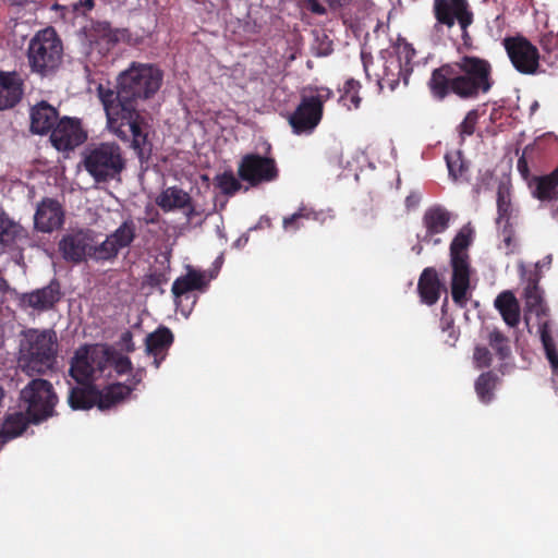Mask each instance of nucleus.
<instances>
[{"instance_id": "7", "label": "nucleus", "mask_w": 558, "mask_h": 558, "mask_svg": "<svg viewBox=\"0 0 558 558\" xmlns=\"http://www.w3.org/2000/svg\"><path fill=\"white\" fill-rule=\"evenodd\" d=\"M63 57V45L52 27L44 28L35 34L27 48L28 63L33 72L48 76L60 66Z\"/></svg>"}, {"instance_id": "11", "label": "nucleus", "mask_w": 558, "mask_h": 558, "mask_svg": "<svg viewBox=\"0 0 558 558\" xmlns=\"http://www.w3.org/2000/svg\"><path fill=\"white\" fill-rule=\"evenodd\" d=\"M524 298L526 308V313L524 315L525 323L527 325L530 324L532 314H535L539 318L537 324L541 341L543 343L546 356L551 365L553 372L556 374L558 369V354L556 351V344L549 332L548 323L541 320V317L545 315L546 310L543 304L541 291L535 282H530L526 286L524 289Z\"/></svg>"}, {"instance_id": "48", "label": "nucleus", "mask_w": 558, "mask_h": 558, "mask_svg": "<svg viewBox=\"0 0 558 558\" xmlns=\"http://www.w3.org/2000/svg\"><path fill=\"white\" fill-rule=\"evenodd\" d=\"M80 7L84 8L85 10H90L94 7L93 0H80L78 2Z\"/></svg>"}, {"instance_id": "25", "label": "nucleus", "mask_w": 558, "mask_h": 558, "mask_svg": "<svg viewBox=\"0 0 558 558\" xmlns=\"http://www.w3.org/2000/svg\"><path fill=\"white\" fill-rule=\"evenodd\" d=\"M22 93V83L15 73H0V110L15 106Z\"/></svg>"}, {"instance_id": "28", "label": "nucleus", "mask_w": 558, "mask_h": 558, "mask_svg": "<svg viewBox=\"0 0 558 558\" xmlns=\"http://www.w3.org/2000/svg\"><path fill=\"white\" fill-rule=\"evenodd\" d=\"M417 289L422 300L428 304H435L440 295V282L434 268H425L418 279Z\"/></svg>"}, {"instance_id": "27", "label": "nucleus", "mask_w": 558, "mask_h": 558, "mask_svg": "<svg viewBox=\"0 0 558 558\" xmlns=\"http://www.w3.org/2000/svg\"><path fill=\"white\" fill-rule=\"evenodd\" d=\"M558 168L549 175L536 177L530 183L532 194L541 202H551L557 196Z\"/></svg>"}, {"instance_id": "40", "label": "nucleus", "mask_w": 558, "mask_h": 558, "mask_svg": "<svg viewBox=\"0 0 558 558\" xmlns=\"http://www.w3.org/2000/svg\"><path fill=\"white\" fill-rule=\"evenodd\" d=\"M359 86V83L354 80H349L344 84V95L342 99L344 101H350L353 107L356 109L360 106L361 98L355 94V88Z\"/></svg>"}, {"instance_id": "4", "label": "nucleus", "mask_w": 558, "mask_h": 558, "mask_svg": "<svg viewBox=\"0 0 558 558\" xmlns=\"http://www.w3.org/2000/svg\"><path fill=\"white\" fill-rule=\"evenodd\" d=\"M162 71L153 64L133 62L118 78L117 89L104 85L97 87V95L104 109L137 110V101L149 99L161 87Z\"/></svg>"}, {"instance_id": "13", "label": "nucleus", "mask_w": 558, "mask_h": 558, "mask_svg": "<svg viewBox=\"0 0 558 558\" xmlns=\"http://www.w3.org/2000/svg\"><path fill=\"white\" fill-rule=\"evenodd\" d=\"M415 56V50L408 43L399 44L396 48V54L386 59L381 82L391 90L403 80L407 85L412 73L411 62Z\"/></svg>"}, {"instance_id": "3", "label": "nucleus", "mask_w": 558, "mask_h": 558, "mask_svg": "<svg viewBox=\"0 0 558 558\" xmlns=\"http://www.w3.org/2000/svg\"><path fill=\"white\" fill-rule=\"evenodd\" d=\"M492 64L487 60L463 56L435 69L428 86L433 96L439 100L445 99L450 93L461 99H475L492 89Z\"/></svg>"}, {"instance_id": "14", "label": "nucleus", "mask_w": 558, "mask_h": 558, "mask_svg": "<svg viewBox=\"0 0 558 558\" xmlns=\"http://www.w3.org/2000/svg\"><path fill=\"white\" fill-rule=\"evenodd\" d=\"M504 47L514 66L521 74H534L538 68L537 48L522 36L506 37Z\"/></svg>"}, {"instance_id": "21", "label": "nucleus", "mask_w": 558, "mask_h": 558, "mask_svg": "<svg viewBox=\"0 0 558 558\" xmlns=\"http://www.w3.org/2000/svg\"><path fill=\"white\" fill-rule=\"evenodd\" d=\"M61 299L60 286L58 282H50L48 286L23 293L20 298V305L23 308H32L41 313L51 310Z\"/></svg>"}, {"instance_id": "23", "label": "nucleus", "mask_w": 558, "mask_h": 558, "mask_svg": "<svg viewBox=\"0 0 558 558\" xmlns=\"http://www.w3.org/2000/svg\"><path fill=\"white\" fill-rule=\"evenodd\" d=\"M172 342L173 335L167 327H159L157 330L146 336L145 352L154 356L156 367H159Z\"/></svg>"}, {"instance_id": "29", "label": "nucleus", "mask_w": 558, "mask_h": 558, "mask_svg": "<svg viewBox=\"0 0 558 558\" xmlns=\"http://www.w3.org/2000/svg\"><path fill=\"white\" fill-rule=\"evenodd\" d=\"M502 319L509 327H515L520 322V307L518 300L510 291L501 292L494 302Z\"/></svg>"}, {"instance_id": "16", "label": "nucleus", "mask_w": 558, "mask_h": 558, "mask_svg": "<svg viewBox=\"0 0 558 558\" xmlns=\"http://www.w3.org/2000/svg\"><path fill=\"white\" fill-rule=\"evenodd\" d=\"M239 175L251 185L269 182L277 178L278 170L275 160L259 155L245 156L239 166Z\"/></svg>"}, {"instance_id": "20", "label": "nucleus", "mask_w": 558, "mask_h": 558, "mask_svg": "<svg viewBox=\"0 0 558 558\" xmlns=\"http://www.w3.org/2000/svg\"><path fill=\"white\" fill-rule=\"evenodd\" d=\"M451 220V214L440 205L428 207L422 217V223L425 228V233L418 239L425 243H433L438 245L441 243L439 238L435 235L444 233L448 228Z\"/></svg>"}, {"instance_id": "12", "label": "nucleus", "mask_w": 558, "mask_h": 558, "mask_svg": "<svg viewBox=\"0 0 558 558\" xmlns=\"http://www.w3.org/2000/svg\"><path fill=\"white\" fill-rule=\"evenodd\" d=\"M433 11L437 24L451 28L458 21L461 28V37L464 46H472V38L468 27L473 23V13L466 0H434Z\"/></svg>"}, {"instance_id": "43", "label": "nucleus", "mask_w": 558, "mask_h": 558, "mask_svg": "<svg viewBox=\"0 0 558 558\" xmlns=\"http://www.w3.org/2000/svg\"><path fill=\"white\" fill-rule=\"evenodd\" d=\"M517 169L518 171L520 172V174L525 179L527 180L529 177H530V170H529V165H527V160L525 158V151L522 154V156L518 159V162H517Z\"/></svg>"}, {"instance_id": "5", "label": "nucleus", "mask_w": 558, "mask_h": 558, "mask_svg": "<svg viewBox=\"0 0 558 558\" xmlns=\"http://www.w3.org/2000/svg\"><path fill=\"white\" fill-rule=\"evenodd\" d=\"M58 337L52 329L28 328L19 335L16 367L28 377L43 376L56 368Z\"/></svg>"}, {"instance_id": "31", "label": "nucleus", "mask_w": 558, "mask_h": 558, "mask_svg": "<svg viewBox=\"0 0 558 558\" xmlns=\"http://www.w3.org/2000/svg\"><path fill=\"white\" fill-rule=\"evenodd\" d=\"M205 284L204 275L194 270L189 271L185 276L174 280L172 284V293L175 299L186 292L202 289Z\"/></svg>"}, {"instance_id": "46", "label": "nucleus", "mask_w": 558, "mask_h": 558, "mask_svg": "<svg viewBox=\"0 0 558 558\" xmlns=\"http://www.w3.org/2000/svg\"><path fill=\"white\" fill-rule=\"evenodd\" d=\"M122 340L124 341L125 343V350L128 352H133L135 350V345L134 343L132 342V336L130 332H125L123 333L122 336Z\"/></svg>"}, {"instance_id": "49", "label": "nucleus", "mask_w": 558, "mask_h": 558, "mask_svg": "<svg viewBox=\"0 0 558 558\" xmlns=\"http://www.w3.org/2000/svg\"><path fill=\"white\" fill-rule=\"evenodd\" d=\"M351 0H328L331 7H342L349 3Z\"/></svg>"}, {"instance_id": "47", "label": "nucleus", "mask_w": 558, "mask_h": 558, "mask_svg": "<svg viewBox=\"0 0 558 558\" xmlns=\"http://www.w3.org/2000/svg\"><path fill=\"white\" fill-rule=\"evenodd\" d=\"M145 371L143 368H140L136 371V373L133 375V386H130L131 391L133 390L134 386L140 384L144 377ZM129 387V385H126Z\"/></svg>"}, {"instance_id": "33", "label": "nucleus", "mask_w": 558, "mask_h": 558, "mask_svg": "<svg viewBox=\"0 0 558 558\" xmlns=\"http://www.w3.org/2000/svg\"><path fill=\"white\" fill-rule=\"evenodd\" d=\"M495 384L496 376L493 373L487 372L480 375L475 381V391L482 402L487 403L493 399Z\"/></svg>"}, {"instance_id": "9", "label": "nucleus", "mask_w": 558, "mask_h": 558, "mask_svg": "<svg viewBox=\"0 0 558 558\" xmlns=\"http://www.w3.org/2000/svg\"><path fill=\"white\" fill-rule=\"evenodd\" d=\"M84 166L96 182H108L120 177L125 159L119 145L102 143L88 151Z\"/></svg>"}, {"instance_id": "32", "label": "nucleus", "mask_w": 558, "mask_h": 558, "mask_svg": "<svg viewBox=\"0 0 558 558\" xmlns=\"http://www.w3.org/2000/svg\"><path fill=\"white\" fill-rule=\"evenodd\" d=\"M483 332L485 333V339L489 347L500 359L504 360L510 355L511 349L509 339L498 328L486 326Z\"/></svg>"}, {"instance_id": "50", "label": "nucleus", "mask_w": 558, "mask_h": 558, "mask_svg": "<svg viewBox=\"0 0 558 558\" xmlns=\"http://www.w3.org/2000/svg\"><path fill=\"white\" fill-rule=\"evenodd\" d=\"M407 205L408 206H412V205H415L418 203V197L414 196V195H410L407 197Z\"/></svg>"}, {"instance_id": "15", "label": "nucleus", "mask_w": 558, "mask_h": 558, "mask_svg": "<svg viewBox=\"0 0 558 558\" xmlns=\"http://www.w3.org/2000/svg\"><path fill=\"white\" fill-rule=\"evenodd\" d=\"M323 95L304 96L295 111L289 117V123L295 134H308L320 122L323 116Z\"/></svg>"}, {"instance_id": "41", "label": "nucleus", "mask_w": 558, "mask_h": 558, "mask_svg": "<svg viewBox=\"0 0 558 558\" xmlns=\"http://www.w3.org/2000/svg\"><path fill=\"white\" fill-rule=\"evenodd\" d=\"M446 160L449 174L453 179H457L459 175L462 174L463 163L460 160V153H457L454 156L446 155Z\"/></svg>"}, {"instance_id": "36", "label": "nucleus", "mask_w": 558, "mask_h": 558, "mask_svg": "<svg viewBox=\"0 0 558 558\" xmlns=\"http://www.w3.org/2000/svg\"><path fill=\"white\" fill-rule=\"evenodd\" d=\"M118 374H125L132 369V363L128 356H124L110 348V361Z\"/></svg>"}, {"instance_id": "10", "label": "nucleus", "mask_w": 558, "mask_h": 558, "mask_svg": "<svg viewBox=\"0 0 558 558\" xmlns=\"http://www.w3.org/2000/svg\"><path fill=\"white\" fill-rule=\"evenodd\" d=\"M57 401L51 383L41 378L31 380L20 393V408L31 415L34 423L51 416Z\"/></svg>"}, {"instance_id": "52", "label": "nucleus", "mask_w": 558, "mask_h": 558, "mask_svg": "<svg viewBox=\"0 0 558 558\" xmlns=\"http://www.w3.org/2000/svg\"><path fill=\"white\" fill-rule=\"evenodd\" d=\"M537 106H538V104H537V102H534V104L532 105L531 109H532V110H534V109H536V107H537Z\"/></svg>"}, {"instance_id": "51", "label": "nucleus", "mask_w": 558, "mask_h": 558, "mask_svg": "<svg viewBox=\"0 0 558 558\" xmlns=\"http://www.w3.org/2000/svg\"><path fill=\"white\" fill-rule=\"evenodd\" d=\"M412 250L417 254L420 255L423 251V246L421 244H416L412 247Z\"/></svg>"}, {"instance_id": "8", "label": "nucleus", "mask_w": 558, "mask_h": 558, "mask_svg": "<svg viewBox=\"0 0 558 558\" xmlns=\"http://www.w3.org/2000/svg\"><path fill=\"white\" fill-rule=\"evenodd\" d=\"M472 242V230L464 226L450 244V263L452 267L451 295L453 301L464 306L470 287V265L468 248Z\"/></svg>"}, {"instance_id": "18", "label": "nucleus", "mask_w": 558, "mask_h": 558, "mask_svg": "<svg viewBox=\"0 0 558 558\" xmlns=\"http://www.w3.org/2000/svg\"><path fill=\"white\" fill-rule=\"evenodd\" d=\"M65 213L54 198L46 197L37 204L34 215V228L43 233H51L62 228Z\"/></svg>"}, {"instance_id": "22", "label": "nucleus", "mask_w": 558, "mask_h": 558, "mask_svg": "<svg viewBox=\"0 0 558 558\" xmlns=\"http://www.w3.org/2000/svg\"><path fill=\"white\" fill-rule=\"evenodd\" d=\"M31 131L34 134L44 135L52 131L59 121V114L54 107L47 101H40L31 108Z\"/></svg>"}, {"instance_id": "19", "label": "nucleus", "mask_w": 558, "mask_h": 558, "mask_svg": "<svg viewBox=\"0 0 558 558\" xmlns=\"http://www.w3.org/2000/svg\"><path fill=\"white\" fill-rule=\"evenodd\" d=\"M87 37L92 47L88 58L90 62L96 63L119 41L120 32L111 28L107 22H97L88 31Z\"/></svg>"}, {"instance_id": "17", "label": "nucleus", "mask_w": 558, "mask_h": 558, "mask_svg": "<svg viewBox=\"0 0 558 558\" xmlns=\"http://www.w3.org/2000/svg\"><path fill=\"white\" fill-rule=\"evenodd\" d=\"M86 135L80 120L64 117L60 119L50 134V142L58 150H72L81 145Z\"/></svg>"}, {"instance_id": "44", "label": "nucleus", "mask_w": 558, "mask_h": 558, "mask_svg": "<svg viewBox=\"0 0 558 558\" xmlns=\"http://www.w3.org/2000/svg\"><path fill=\"white\" fill-rule=\"evenodd\" d=\"M307 8L315 14L323 15L326 13V9L318 2V0H304Z\"/></svg>"}, {"instance_id": "24", "label": "nucleus", "mask_w": 558, "mask_h": 558, "mask_svg": "<svg viewBox=\"0 0 558 558\" xmlns=\"http://www.w3.org/2000/svg\"><path fill=\"white\" fill-rule=\"evenodd\" d=\"M156 204L163 211L186 208V216L189 219L194 215V208L191 206V196L185 191L177 186L165 189L156 198Z\"/></svg>"}, {"instance_id": "38", "label": "nucleus", "mask_w": 558, "mask_h": 558, "mask_svg": "<svg viewBox=\"0 0 558 558\" xmlns=\"http://www.w3.org/2000/svg\"><path fill=\"white\" fill-rule=\"evenodd\" d=\"M478 113L476 110H471L466 113L464 120L461 122L459 130L460 136H470L474 133L475 124L477 122Z\"/></svg>"}, {"instance_id": "26", "label": "nucleus", "mask_w": 558, "mask_h": 558, "mask_svg": "<svg viewBox=\"0 0 558 558\" xmlns=\"http://www.w3.org/2000/svg\"><path fill=\"white\" fill-rule=\"evenodd\" d=\"M21 409L19 411H14L9 413L2 427L0 428V444L4 445L7 441L22 435V433L26 429L27 425L34 420L31 415Z\"/></svg>"}, {"instance_id": "1", "label": "nucleus", "mask_w": 558, "mask_h": 558, "mask_svg": "<svg viewBox=\"0 0 558 558\" xmlns=\"http://www.w3.org/2000/svg\"><path fill=\"white\" fill-rule=\"evenodd\" d=\"M109 361L110 348L105 344L83 345L75 351L69 374L81 386L71 388L69 393L68 402L73 410H88L94 405L107 410L131 393V388L123 384H113L102 390L92 385Z\"/></svg>"}, {"instance_id": "37", "label": "nucleus", "mask_w": 558, "mask_h": 558, "mask_svg": "<svg viewBox=\"0 0 558 558\" xmlns=\"http://www.w3.org/2000/svg\"><path fill=\"white\" fill-rule=\"evenodd\" d=\"M500 230V236H501V245L500 248L505 250L506 254H511L514 252L515 244L513 243V231L510 227V223H508V220L506 223H502L501 227H499Z\"/></svg>"}, {"instance_id": "6", "label": "nucleus", "mask_w": 558, "mask_h": 558, "mask_svg": "<svg viewBox=\"0 0 558 558\" xmlns=\"http://www.w3.org/2000/svg\"><path fill=\"white\" fill-rule=\"evenodd\" d=\"M108 130L123 142H130L131 148L141 160L148 159L153 144L148 138V125L137 110L105 109Z\"/></svg>"}, {"instance_id": "30", "label": "nucleus", "mask_w": 558, "mask_h": 558, "mask_svg": "<svg viewBox=\"0 0 558 558\" xmlns=\"http://www.w3.org/2000/svg\"><path fill=\"white\" fill-rule=\"evenodd\" d=\"M26 239L25 229L4 215H0V244L12 246Z\"/></svg>"}, {"instance_id": "42", "label": "nucleus", "mask_w": 558, "mask_h": 558, "mask_svg": "<svg viewBox=\"0 0 558 558\" xmlns=\"http://www.w3.org/2000/svg\"><path fill=\"white\" fill-rule=\"evenodd\" d=\"M305 215H303L301 211L294 213L293 215L283 218V229L286 231H296L300 228V219L304 218Z\"/></svg>"}, {"instance_id": "2", "label": "nucleus", "mask_w": 558, "mask_h": 558, "mask_svg": "<svg viewBox=\"0 0 558 558\" xmlns=\"http://www.w3.org/2000/svg\"><path fill=\"white\" fill-rule=\"evenodd\" d=\"M137 231L135 219L128 217L101 241L94 230L78 229L65 233L58 247L69 263L80 264L88 259L96 263H112L122 251L131 247L137 238Z\"/></svg>"}, {"instance_id": "35", "label": "nucleus", "mask_w": 558, "mask_h": 558, "mask_svg": "<svg viewBox=\"0 0 558 558\" xmlns=\"http://www.w3.org/2000/svg\"><path fill=\"white\" fill-rule=\"evenodd\" d=\"M217 185L225 194H234L241 184L232 172H223L216 177Z\"/></svg>"}, {"instance_id": "39", "label": "nucleus", "mask_w": 558, "mask_h": 558, "mask_svg": "<svg viewBox=\"0 0 558 558\" xmlns=\"http://www.w3.org/2000/svg\"><path fill=\"white\" fill-rule=\"evenodd\" d=\"M473 361L477 368L488 367L492 363V354L486 347L476 345L473 353Z\"/></svg>"}, {"instance_id": "34", "label": "nucleus", "mask_w": 558, "mask_h": 558, "mask_svg": "<svg viewBox=\"0 0 558 558\" xmlns=\"http://www.w3.org/2000/svg\"><path fill=\"white\" fill-rule=\"evenodd\" d=\"M497 209H498V218L497 225L501 227L502 223H510V214H511V203L509 198V194L502 187L498 189L497 192Z\"/></svg>"}, {"instance_id": "45", "label": "nucleus", "mask_w": 558, "mask_h": 558, "mask_svg": "<svg viewBox=\"0 0 558 558\" xmlns=\"http://www.w3.org/2000/svg\"><path fill=\"white\" fill-rule=\"evenodd\" d=\"M542 44H543V47L549 51V52H553L555 51V49L557 48L558 46V41L557 39L554 37V36H550V37H547V36H544L542 38Z\"/></svg>"}]
</instances>
